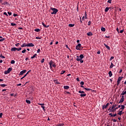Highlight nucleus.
<instances>
[{
    "label": "nucleus",
    "instance_id": "obj_1",
    "mask_svg": "<svg viewBox=\"0 0 126 126\" xmlns=\"http://www.w3.org/2000/svg\"><path fill=\"white\" fill-rule=\"evenodd\" d=\"M49 65L50 66V68L52 69L53 67H52V65L53 67H56L57 65H56V63H55L53 61L51 60L49 62Z\"/></svg>",
    "mask_w": 126,
    "mask_h": 126
},
{
    "label": "nucleus",
    "instance_id": "obj_2",
    "mask_svg": "<svg viewBox=\"0 0 126 126\" xmlns=\"http://www.w3.org/2000/svg\"><path fill=\"white\" fill-rule=\"evenodd\" d=\"M83 49V47L81 46V44L78 43L77 45L76 46V50L78 51H80Z\"/></svg>",
    "mask_w": 126,
    "mask_h": 126
},
{
    "label": "nucleus",
    "instance_id": "obj_3",
    "mask_svg": "<svg viewBox=\"0 0 126 126\" xmlns=\"http://www.w3.org/2000/svg\"><path fill=\"white\" fill-rule=\"evenodd\" d=\"M51 10H52V11H53V12H51V14H57V13L58 12V11H59V10H58V9H56V8H51Z\"/></svg>",
    "mask_w": 126,
    "mask_h": 126
},
{
    "label": "nucleus",
    "instance_id": "obj_4",
    "mask_svg": "<svg viewBox=\"0 0 126 126\" xmlns=\"http://www.w3.org/2000/svg\"><path fill=\"white\" fill-rule=\"evenodd\" d=\"M12 70V67H9L7 70L4 71V74H8V73H10V71Z\"/></svg>",
    "mask_w": 126,
    "mask_h": 126
},
{
    "label": "nucleus",
    "instance_id": "obj_5",
    "mask_svg": "<svg viewBox=\"0 0 126 126\" xmlns=\"http://www.w3.org/2000/svg\"><path fill=\"white\" fill-rule=\"evenodd\" d=\"M124 101H125V97H124L123 95H122V97L120 100V101L119 102V103H123L124 102Z\"/></svg>",
    "mask_w": 126,
    "mask_h": 126
},
{
    "label": "nucleus",
    "instance_id": "obj_6",
    "mask_svg": "<svg viewBox=\"0 0 126 126\" xmlns=\"http://www.w3.org/2000/svg\"><path fill=\"white\" fill-rule=\"evenodd\" d=\"M123 77H119L118 79L117 80V83H118V84H120V83H121V81L122 80V79L123 78Z\"/></svg>",
    "mask_w": 126,
    "mask_h": 126
},
{
    "label": "nucleus",
    "instance_id": "obj_7",
    "mask_svg": "<svg viewBox=\"0 0 126 126\" xmlns=\"http://www.w3.org/2000/svg\"><path fill=\"white\" fill-rule=\"evenodd\" d=\"M26 71H27L26 70H22L20 72L19 75H23L24 73H26Z\"/></svg>",
    "mask_w": 126,
    "mask_h": 126
},
{
    "label": "nucleus",
    "instance_id": "obj_8",
    "mask_svg": "<svg viewBox=\"0 0 126 126\" xmlns=\"http://www.w3.org/2000/svg\"><path fill=\"white\" fill-rule=\"evenodd\" d=\"M119 108H121V105H119L118 107H116L115 108H114L112 110V112H116V111H117V109H118Z\"/></svg>",
    "mask_w": 126,
    "mask_h": 126
},
{
    "label": "nucleus",
    "instance_id": "obj_9",
    "mask_svg": "<svg viewBox=\"0 0 126 126\" xmlns=\"http://www.w3.org/2000/svg\"><path fill=\"white\" fill-rule=\"evenodd\" d=\"M34 44L32 43H28L27 44V47H34Z\"/></svg>",
    "mask_w": 126,
    "mask_h": 126
},
{
    "label": "nucleus",
    "instance_id": "obj_10",
    "mask_svg": "<svg viewBox=\"0 0 126 126\" xmlns=\"http://www.w3.org/2000/svg\"><path fill=\"white\" fill-rule=\"evenodd\" d=\"M105 47L106 48V49H107V50H111V48H110V46H108L107 44H106V43L104 44Z\"/></svg>",
    "mask_w": 126,
    "mask_h": 126
},
{
    "label": "nucleus",
    "instance_id": "obj_11",
    "mask_svg": "<svg viewBox=\"0 0 126 126\" xmlns=\"http://www.w3.org/2000/svg\"><path fill=\"white\" fill-rule=\"evenodd\" d=\"M77 58H80V59L82 60L84 58V56H83V55L82 54H81L79 57L77 56Z\"/></svg>",
    "mask_w": 126,
    "mask_h": 126
},
{
    "label": "nucleus",
    "instance_id": "obj_12",
    "mask_svg": "<svg viewBox=\"0 0 126 126\" xmlns=\"http://www.w3.org/2000/svg\"><path fill=\"white\" fill-rule=\"evenodd\" d=\"M110 8H111V7H108L105 8V9L104 10L105 12H108V11H109V9H110Z\"/></svg>",
    "mask_w": 126,
    "mask_h": 126
},
{
    "label": "nucleus",
    "instance_id": "obj_13",
    "mask_svg": "<svg viewBox=\"0 0 126 126\" xmlns=\"http://www.w3.org/2000/svg\"><path fill=\"white\" fill-rule=\"evenodd\" d=\"M0 42H3L4 40H5V38H2V36H0Z\"/></svg>",
    "mask_w": 126,
    "mask_h": 126
},
{
    "label": "nucleus",
    "instance_id": "obj_14",
    "mask_svg": "<svg viewBox=\"0 0 126 126\" xmlns=\"http://www.w3.org/2000/svg\"><path fill=\"white\" fill-rule=\"evenodd\" d=\"M108 74L109 75V77H112V76L113 75V73H112V71H109L108 72Z\"/></svg>",
    "mask_w": 126,
    "mask_h": 126
},
{
    "label": "nucleus",
    "instance_id": "obj_15",
    "mask_svg": "<svg viewBox=\"0 0 126 126\" xmlns=\"http://www.w3.org/2000/svg\"><path fill=\"white\" fill-rule=\"evenodd\" d=\"M63 88H64V89H65L66 90H67V89H69V86H64Z\"/></svg>",
    "mask_w": 126,
    "mask_h": 126
},
{
    "label": "nucleus",
    "instance_id": "obj_16",
    "mask_svg": "<svg viewBox=\"0 0 126 126\" xmlns=\"http://www.w3.org/2000/svg\"><path fill=\"white\" fill-rule=\"evenodd\" d=\"M87 36H93V33H92V32H89L87 33Z\"/></svg>",
    "mask_w": 126,
    "mask_h": 126
},
{
    "label": "nucleus",
    "instance_id": "obj_17",
    "mask_svg": "<svg viewBox=\"0 0 126 126\" xmlns=\"http://www.w3.org/2000/svg\"><path fill=\"white\" fill-rule=\"evenodd\" d=\"M11 51L12 52H15V51H16V47H12L11 49Z\"/></svg>",
    "mask_w": 126,
    "mask_h": 126
},
{
    "label": "nucleus",
    "instance_id": "obj_18",
    "mask_svg": "<svg viewBox=\"0 0 126 126\" xmlns=\"http://www.w3.org/2000/svg\"><path fill=\"white\" fill-rule=\"evenodd\" d=\"M54 81L55 83H56V84H61V83L59 82V81H58V79L54 80Z\"/></svg>",
    "mask_w": 126,
    "mask_h": 126
},
{
    "label": "nucleus",
    "instance_id": "obj_19",
    "mask_svg": "<svg viewBox=\"0 0 126 126\" xmlns=\"http://www.w3.org/2000/svg\"><path fill=\"white\" fill-rule=\"evenodd\" d=\"M114 66H115L114 63H111V64L110 65V68H113V67H114Z\"/></svg>",
    "mask_w": 126,
    "mask_h": 126
},
{
    "label": "nucleus",
    "instance_id": "obj_20",
    "mask_svg": "<svg viewBox=\"0 0 126 126\" xmlns=\"http://www.w3.org/2000/svg\"><path fill=\"white\" fill-rule=\"evenodd\" d=\"M126 91H123V92L122 93L121 95L122 96H122H124V95H126Z\"/></svg>",
    "mask_w": 126,
    "mask_h": 126
},
{
    "label": "nucleus",
    "instance_id": "obj_21",
    "mask_svg": "<svg viewBox=\"0 0 126 126\" xmlns=\"http://www.w3.org/2000/svg\"><path fill=\"white\" fill-rule=\"evenodd\" d=\"M101 30L102 32H105L106 31V29L103 27H101Z\"/></svg>",
    "mask_w": 126,
    "mask_h": 126
},
{
    "label": "nucleus",
    "instance_id": "obj_22",
    "mask_svg": "<svg viewBox=\"0 0 126 126\" xmlns=\"http://www.w3.org/2000/svg\"><path fill=\"white\" fill-rule=\"evenodd\" d=\"M85 90H86L87 91H92V89L85 88H84Z\"/></svg>",
    "mask_w": 126,
    "mask_h": 126
},
{
    "label": "nucleus",
    "instance_id": "obj_23",
    "mask_svg": "<svg viewBox=\"0 0 126 126\" xmlns=\"http://www.w3.org/2000/svg\"><path fill=\"white\" fill-rule=\"evenodd\" d=\"M86 96V94H81L80 97H85Z\"/></svg>",
    "mask_w": 126,
    "mask_h": 126
},
{
    "label": "nucleus",
    "instance_id": "obj_24",
    "mask_svg": "<svg viewBox=\"0 0 126 126\" xmlns=\"http://www.w3.org/2000/svg\"><path fill=\"white\" fill-rule=\"evenodd\" d=\"M37 54H35L33 56H32L31 57V59H34L35 58H37Z\"/></svg>",
    "mask_w": 126,
    "mask_h": 126
},
{
    "label": "nucleus",
    "instance_id": "obj_25",
    "mask_svg": "<svg viewBox=\"0 0 126 126\" xmlns=\"http://www.w3.org/2000/svg\"><path fill=\"white\" fill-rule=\"evenodd\" d=\"M22 48H24V47H27V44L26 43H24L22 45H21Z\"/></svg>",
    "mask_w": 126,
    "mask_h": 126
},
{
    "label": "nucleus",
    "instance_id": "obj_26",
    "mask_svg": "<svg viewBox=\"0 0 126 126\" xmlns=\"http://www.w3.org/2000/svg\"><path fill=\"white\" fill-rule=\"evenodd\" d=\"M117 106H118L117 104H114L113 105H112V109H115V108H116V107H117Z\"/></svg>",
    "mask_w": 126,
    "mask_h": 126
},
{
    "label": "nucleus",
    "instance_id": "obj_27",
    "mask_svg": "<svg viewBox=\"0 0 126 126\" xmlns=\"http://www.w3.org/2000/svg\"><path fill=\"white\" fill-rule=\"evenodd\" d=\"M26 102L27 103V104H31V101L29 100H26Z\"/></svg>",
    "mask_w": 126,
    "mask_h": 126
},
{
    "label": "nucleus",
    "instance_id": "obj_28",
    "mask_svg": "<svg viewBox=\"0 0 126 126\" xmlns=\"http://www.w3.org/2000/svg\"><path fill=\"white\" fill-rule=\"evenodd\" d=\"M78 93H80L81 94H84V93H85V92H84L83 91H79Z\"/></svg>",
    "mask_w": 126,
    "mask_h": 126
},
{
    "label": "nucleus",
    "instance_id": "obj_29",
    "mask_svg": "<svg viewBox=\"0 0 126 126\" xmlns=\"http://www.w3.org/2000/svg\"><path fill=\"white\" fill-rule=\"evenodd\" d=\"M122 113H123V110H121V111H119V112L118 113V114L119 116H121Z\"/></svg>",
    "mask_w": 126,
    "mask_h": 126
},
{
    "label": "nucleus",
    "instance_id": "obj_30",
    "mask_svg": "<svg viewBox=\"0 0 126 126\" xmlns=\"http://www.w3.org/2000/svg\"><path fill=\"white\" fill-rule=\"evenodd\" d=\"M121 107H122L120 108V110H124V109H125V105H122L121 106Z\"/></svg>",
    "mask_w": 126,
    "mask_h": 126
},
{
    "label": "nucleus",
    "instance_id": "obj_31",
    "mask_svg": "<svg viewBox=\"0 0 126 126\" xmlns=\"http://www.w3.org/2000/svg\"><path fill=\"white\" fill-rule=\"evenodd\" d=\"M29 72H31V70H29L26 74H25V76H27L28 74H29Z\"/></svg>",
    "mask_w": 126,
    "mask_h": 126
},
{
    "label": "nucleus",
    "instance_id": "obj_32",
    "mask_svg": "<svg viewBox=\"0 0 126 126\" xmlns=\"http://www.w3.org/2000/svg\"><path fill=\"white\" fill-rule=\"evenodd\" d=\"M68 26H69V27H73L74 26V24H69L68 25Z\"/></svg>",
    "mask_w": 126,
    "mask_h": 126
},
{
    "label": "nucleus",
    "instance_id": "obj_33",
    "mask_svg": "<svg viewBox=\"0 0 126 126\" xmlns=\"http://www.w3.org/2000/svg\"><path fill=\"white\" fill-rule=\"evenodd\" d=\"M0 86L1 87H5V86H7V85H6V84H1Z\"/></svg>",
    "mask_w": 126,
    "mask_h": 126
},
{
    "label": "nucleus",
    "instance_id": "obj_34",
    "mask_svg": "<svg viewBox=\"0 0 126 126\" xmlns=\"http://www.w3.org/2000/svg\"><path fill=\"white\" fill-rule=\"evenodd\" d=\"M109 105H110V103H107L106 105H105V109H107V108L108 107V106H109Z\"/></svg>",
    "mask_w": 126,
    "mask_h": 126
},
{
    "label": "nucleus",
    "instance_id": "obj_35",
    "mask_svg": "<svg viewBox=\"0 0 126 126\" xmlns=\"http://www.w3.org/2000/svg\"><path fill=\"white\" fill-rule=\"evenodd\" d=\"M34 31H35V32H40V29H35L34 30Z\"/></svg>",
    "mask_w": 126,
    "mask_h": 126
},
{
    "label": "nucleus",
    "instance_id": "obj_36",
    "mask_svg": "<svg viewBox=\"0 0 126 126\" xmlns=\"http://www.w3.org/2000/svg\"><path fill=\"white\" fill-rule=\"evenodd\" d=\"M11 63L12 64H14V63H15V61L14 60H12V61H11Z\"/></svg>",
    "mask_w": 126,
    "mask_h": 126
},
{
    "label": "nucleus",
    "instance_id": "obj_37",
    "mask_svg": "<svg viewBox=\"0 0 126 126\" xmlns=\"http://www.w3.org/2000/svg\"><path fill=\"white\" fill-rule=\"evenodd\" d=\"M22 50V48L21 47H20L19 48H16V51H21Z\"/></svg>",
    "mask_w": 126,
    "mask_h": 126
},
{
    "label": "nucleus",
    "instance_id": "obj_38",
    "mask_svg": "<svg viewBox=\"0 0 126 126\" xmlns=\"http://www.w3.org/2000/svg\"><path fill=\"white\" fill-rule=\"evenodd\" d=\"M36 39H39V40H41L42 39V37H39V36H37L35 37Z\"/></svg>",
    "mask_w": 126,
    "mask_h": 126
},
{
    "label": "nucleus",
    "instance_id": "obj_39",
    "mask_svg": "<svg viewBox=\"0 0 126 126\" xmlns=\"http://www.w3.org/2000/svg\"><path fill=\"white\" fill-rule=\"evenodd\" d=\"M11 26H16V24L15 23H11Z\"/></svg>",
    "mask_w": 126,
    "mask_h": 126
},
{
    "label": "nucleus",
    "instance_id": "obj_40",
    "mask_svg": "<svg viewBox=\"0 0 126 126\" xmlns=\"http://www.w3.org/2000/svg\"><path fill=\"white\" fill-rule=\"evenodd\" d=\"M0 58H1L2 59H5V57L2 56V55H0Z\"/></svg>",
    "mask_w": 126,
    "mask_h": 126
},
{
    "label": "nucleus",
    "instance_id": "obj_41",
    "mask_svg": "<svg viewBox=\"0 0 126 126\" xmlns=\"http://www.w3.org/2000/svg\"><path fill=\"white\" fill-rule=\"evenodd\" d=\"M88 26H90L91 25V21H89L88 24Z\"/></svg>",
    "mask_w": 126,
    "mask_h": 126
},
{
    "label": "nucleus",
    "instance_id": "obj_42",
    "mask_svg": "<svg viewBox=\"0 0 126 126\" xmlns=\"http://www.w3.org/2000/svg\"><path fill=\"white\" fill-rule=\"evenodd\" d=\"M85 19H87V13L85 12Z\"/></svg>",
    "mask_w": 126,
    "mask_h": 126
},
{
    "label": "nucleus",
    "instance_id": "obj_43",
    "mask_svg": "<svg viewBox=\"0 0 126 126\" xmlns=\"http://www.w3.org/2000/svg\"><path fill=\"white\" fill-rule=\"evenodd\" d=\"M113 59H114V56H112L110 58V59H109V61H112V60H113Z\"/></svg>",
    "mask_w": 126,
    "mask_h": 126
},
{
    "label": "nucleus",
    "instance_id": "obj_44",
    "mask_svg": "<svg viewBox=\"0 0 126 126\" xmlns=\"http://www.w3.org/2000/svg\"><path fill=\"white\" fill-rule=\"evenodd\" d=\"M44 62H45V59H42L41 61V63H44Z\"/></svg>",
    "mask_w": 126,
    "mask_h": 126
},
{
    "label": "nucleus",
    "instance_id": "obj_45",
    "mask_svg": "<svg viewBox=\"0 0 126 126\" xmlns=\"http://www.w3.org/2000/svg\"><path fill=\"white\" fill-rule=\"evenodd\" d=\"M66 48H67V49H68V50H69V51H70L71 52V50H70V49H69V48H68V46L67 45H65Z\"/></svg>",
    "mask_w": 126,
    "mask_h": 126
},
{
    "label": "nucleus",
    "instance_id": "obj_46",
    "mask_svg": "<svg viewBox=\"0 0 126 126\" xmlns=\"http://www.w3.org/2000/svg\"><path fill=\"white\" fill-rule=\"evenodd\" d=\"M108 111H110V112H112V111H113V109H112V107H110L109 109H108Z\"/></svg>",
    "mask_w": 126,
    "mask_h": 126
},
{
    "label": "nucleus",
    "instance_id": "obj_47",
    "mask_svg": "<svg viewBox=\"0 0 126 126\" xmlns=\"http://www.w3.org/2000/svg\"><path fill=\"white\" fill-rule=\"evenodd\" d=\"M22 53L23 54H24V53H26V49H24V50H23V51H22Z\"/></svg>",
    "mask_w": 126,
    "mask_h": 126
},
{
    "label": "nucleus",
    "instance_id": "obj_48",
    "mask_svg": "<svg viewBox=\"0 0 126 126\" xmlns=\"http://www.w3.org/2000/svg\"><path fill=\"white\" fill-rule=\"evenodd\" d=\"M76 60L77 62H79L81 61V59L80 58H77Z\"/></svg>",
    "mask_w": 126,
    "mask_h": 126
},
{
    "label": "nucleus",
    "instance_id": "obj_49",
    "mask_svg": "<svg viewBox=\"0 0 126 126\" xmlns=\"http://www.w3.org/2000/svg\"><path fill=\"white\" fill-rule=\"evenodd\" d=\"M80 84H81V85H84V82L81 81V82H80Z\"/></svg>",
    "mask_w": 126,
    "mask_h": 126
},
{
    "label": "nucleus",
    "instance_id": "obj_50",
    "mask_svg": "<svg viewBox=\"0 0 126 126\" xmlns=\"http://www.w3.org/2000/svg\"><path fill=\"white\" fill-rule=\"evenodd\" d=\"M107 2H108V3H112V0H108Z\"/></svg>",
    "mask_w": 126,
    "mask_h": 126
},
{
    "label": "nucleus",
    "instance_id": "obj_51",
    "mask_svg": "<svg viewBox=\"0 0 126 126\" xmlns=\"http://www.w3.org/2000/svg\"><path fill=\"white\" fill-rule=\"evenodd\" d=\"M38 105H39V106H44L45 104L44 103H38Z\"/></svg>",
    "mask_w": 126,
    "mask_h": 126
},
{
    "label": "nucleus",
    "instance_id": "obj_52",
    "mask_svg": "<svg viewBox=\"0 0 126 126\" xmlns=\"http://www.w3.org/2000/svg\"><path fill=\"white\" fill-rule=\"evenodd\" d=\"M3 15H6V16H8V15H7V13L6 12H4L3 13Z\"/></svg>",
    "mask_w": 126,
    "mask_h": 126
},
{
    "label": "nucleus",
    "instance_id": "obj_53",
    "mask_svg": "<svg viewBox=\"0 0 126 126\" xmlns=\"http://www.w3.org/2000/svg\"><path fill=\"white\" fill-rule=\"evenodd\" d=\"M41 108H42L43 111H45V106H44V105L41 106Z\"/></svg>",
    "mask_w": 126,
    "mask_h": 126
},
{
    "label": "nucleus",
    "instance_id": "obj_54",
    "mask_svg": "<svg viewBox=\"0 0 126 126\" xmlns=\"http://www.w3.org/2000/svg\"><path fill=\"white\" fill-rule=\"evenodd\" d=\"M65 72V71H62L61 74H63Z\"/></svg>",
    "mask_w": 126,
    "mask_h": 126
},
{
    "label": "nucleus",
    "instance_id": "obj_55",
    "mask_svg": "<svg viewBox=\"0 0 126 126\" xmlns=\"http://www.w3.org/2000/svg\"><path fill=\"white\" fill-rule=\"evenodd\" d=\"M123 32H124V30H121V31H120V33L121 34H122V33H123Z\"/></svg>",
    "mask_w": 126,
    "mask_h": 126
},
{
    "label": "nucleus",
    "instance_id": "obj_56",
    "mask_svg": "<svg viewBox=\"0 0 126 126\" xmlns=\"http://www.w3.org/2000/svg\"><path fill=\"white\" fill-rule=\"evenodd\" d=\"M7 13H8V14L9 15H11V14H12V13H11V12H8Z\"/></svg>",
    "mask_w": 126,
    "mask_h": 126
},
{
    "label": "nucleus",
    "instance_id": "obj_57",
    "mask_svg": "<svg viewBox=\"0 0 126 126\" xmlns=\"http://www.w3.org/2000/svg\"><path fill=\"white\" fill-rule=\"evenodd\" d=\"M2 115H3L2 113H0V118H2Z\"/></svg>",
    "mask_w": 126,
    "mask_h": 126
},
{
    "label": "nucleus",
    "instance_id": "obj_58",
    "mask_svg": "<svg viewBox=\"0 0 126 126\" xmlns=\"http://www.w3.org/2000/svg\"><path fill=\"white\" fill-rule=\"evenodd\" d=\"M13 16H14V17H16V16H18V15L17 14H13Z\"/></svg>",
    "mask_w": 126,
    "mask_h": 126
},
{
    "label": "nucleus",
    "instance_id": "obj_59",
    "mask_svg": "<svg viewBox=\"0 0 126 126\" xmlns=\"http://www.w3.org/2000/svg\"><path fill=\"white\" fill-rule=\"evenodd\" d=\"M64 124H60L58 125V126H63Z\"/></svg>",
    "mask_w": 126,
    "mask_h": 126
},
{
    "label": "nucleus",
    "instance_id": "obj_60",
    "mask_svg": "<svg viewBox=\"0 0 126 126\" xmlns=\"http://www.w3.org/2000/svg\"><path fill=\"white\" fill-rule=\"evenodd\" d=\"M3 4H8V2L7 1H5L3 3Z\"/></svg>",
    "mask_w": 126,
    "mask_h": 126
},
{
    "label": "nucleus",
    "instance_id": "obj_61",
    "mask_svg": "<svg viewBox=\"0 0 126 126\" xmlns=\"http://www.w3.org/2000/svg\"><path fill=\"white\" fill-rule=\"evenodd\" d=\"M113 122H114V123H116V122H117V120L116 119H112Z\"/></svg>",
    "mask_w": 126,
    "mask_h": 126
},
{
    "label": "nucleus",
    "instance_id": "obj_62",
    "mask_svg": "<svg viewBox=\"0 0 126 126\" xmlns=\"http://www.w3.org/2000/svg\"><path fill=\"white\" fill-rule=\"evenodd\" d=\"M117 116V114H112V117H116Z\"/></svg>",
    "mask_w": 126,
    "mask_h": 126
},
{
    "label": "nucleus",
    "instance_id": "obj_63",
    "mask_svg": "<svg viewBox=\"0 0 126 126\" xmlns=\"http://www.w3.org/2000/svg\"><path fill=\"white\" fill-rule=\"evenodd\" d=\"M54 42V40H51L50 42V45H53V42Z\"/></svg>",
    "mask_w": 126,
    "mask_h": 126
},
{
    "label": "nucleus",
    "instance_id": "obj_64",
    "mask_svg": "<svg viewBox=\"0 0 126 126\" xmlns=\"http://www.w3.org/2000/svg\"><path fill=\"white\" fill-rule=\"evenodd\" d=\"M102 110H104V109H105V105H104L103 106H102Z\"/></svg>",
    "mask_w": 126,
    "mask_h": 126
}]
</instances>
